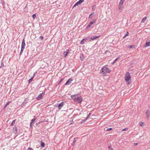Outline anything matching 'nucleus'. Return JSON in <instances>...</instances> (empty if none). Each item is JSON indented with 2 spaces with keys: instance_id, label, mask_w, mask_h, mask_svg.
<instances>
[{
  "instance_id": "45",
  "label": "nucleus",
  "mask_w": 150,
  "mask_h": 150,
  "mask_svg": "<svg viewBox=\"0 0 150 150\" xmlns=\"http://www.w3.org/2000/svg\"><path fill=\"white\" fill-rule=\"evenodd\" d=\"M107 52H108L107 50H106V51H105V53Z\"/></svg>"
},
{
  "instance_id": "31",
  "label": "nucleus",
  "mask_w": 150,
  "mask_h": 150,
  "mask_svg": "<svg viewBox=\"0 0 150 150\" xmlns=\"http://www.w3.org/2000/svg\"><path fill=\"white\" fill-rule=\"evenodd\" d=\"M63 78L59 82V83L60 84L63 81Z\"/></svg>"
},
{
  "instance_id": "29",
  "label": "nucleus",
  "mask_w": 150,
  "mask_h": 150,
  "mask_svg": "<svg viewBox=\"0 0 150 150\" xmlns=\"http://www.w3.org/2000/svg\"><path fill=\"white\" fill-rule=\"evenodd\" d=\"M24 50L21 49V52H20V54L21 55V54L22 53Z\"/></svg>"
},
{
  "instance_id": "14",
  "label": "nucleus",
  "mask_w": 150,
  "mask_h": 150,
  "mask_svg": "<svg viewBox=\"0 0 150 150\" xmlns=\"http://www.w3.org/2000/svg\"><path fill=\"white\" fill-rule=\"evenodd\" d=\"M36 118L35 117H34V118L32 120L30 124V127H31L32 125H33L34 124L33 123V122L35 121V120L36 119Z\"/></svg>"
},
{
  "instance_id": "34",
  "label": "nucleus",
  "mask_w": 150,
  "mask_h": 150,
  "mask_svg": "<svg viewBox=\"0 0 150 150\" xmlns=\"http://www.w3.org/2000/svg\"><path fill=\"white\" fill-rule=\"evenodd\" d=\"M39 39L41 40H42L43 38V37L42 36H41L40 37H39Z\"/></svg>"
},
{
  "instance_id": "2",
  "label": "nucleus",
  "mask_w": 150,
  "mask_h": 150,
  "mask_svg": "<svg viewBox=\"0 0 150 150\" xmlns=\"http://www.w3.org/2000/svg\"><path fill=\"white\" fill-rule=\"evenodd\" d=\"M110 71V70L108 68V65L104 66L100 70V72L103 74V76H105L107 73H109Z\"/></svg>"
},
{
  "instance_id": "43",
  "label": "nucleus",
  "mask_w": 150,
  "mask_h": 150,
  "mask_svg": "<svg viewBox=\"0 0 150 150\" xmlns=\"http://www.w3.org/2000/svg\"><path fill=\"white\" fill-rule=\"evenodd\" d=\"M80 58H81V60H82V57H80Z\"/></svg>"
},
{
  "instance_id": "7",
  "label": "nucleus",
  "mask_w": 150,
  "mask_h": 150,
  "mask_svg": "<svg viewBox=\"0 0 150 150\" xmlns=\"http://www.w3.org/2000/svg\"><path fill=\"white\" fill-rule=\"evenodd\" d=\"M25 40L24 39H23L22 42L21 49L24 50L25 48Z\"/></svg>"
},
{
  "instance_id": "19",
  "label": "nucleus",
  "mask_w": 150,
  "mask_h": 150,
  "mask_svg": "<svg viewBox=\"0 0 150 150\" xmlns=\"http://www.w3.org/2000/svg\"><path fill=\"white\" fill-rule=\"evenodd\" d=\"M119 10L121 12L122 10V6H118Z\"/></svg>"
},
{
  "instance_id": "3",
  "label": "nucleus",
  "mask_w": 150,
  "mask_h": 150,
  "mask_svg": "<svg viewBox=\"0 0 150 150\" xmlns=\"http://www.w3.org/2000/svg\"><path fill=\"white\" fill-rule=\"evenodd\" d=\"M125 80L127 84H129L131 82L130 73L127 72L125 76Z\"/></svg>"
},
{
  "instance_id": "24",
  "label": "nucleus",
  "mask_w": 150,
  "mask_h": 150,
  "mask_svg": "<svg viewBox=\"0 0 150 150\" xmlns=\"http://www.w3.org/2000/svg\"><path fill=\"white\" fill-rule=\"evenodd\" d=\"M134 47V45H129L127 47L128 48H133Z\"/></svg>"
},
{
  "instance_id": "6",
  "label": "nucleus",
  "mask_w": 150,
  "mask_h": 150,
  "mask_svg": "<svg viewBox=\"0 0 150 150\" xmlns=\"http://www.w3.org/2000/svg\"><path fill=\"white\" fill-rule=\"evenodd\" d=\"M95 20H93L92 21H91L88 25V26L86 27V29H89L90 27L95 22Z\"/></svg>"
},
{
  "instance_id": "22",
  "label": "nucleus",
  "mask_w": 150,
  "mask_h": 150,
  "mask_svg": "<svg viewBox=\"0 0 150 150\" xmlns=\"http://www.w3.org/2000/svg\"><path fill=\"white\" fill-rule=\"evenodd\" d=\"M144 125V123H143V122H140V123H139V125H140L141 127H143V125Z\"/></svg>"
},
{
  "instance_id": "46",
  "label": "nucleus",
  "mask_w": 150,
  "mask_h": 150,
  "mask_svg": "<svg viewBox=\"0 0 150 150\" xmlns=\"http://www.w3.org/2000/svg\"><path fill=\"white\" fill-rule=\"evenodd\" d=\"M6 107H5L4 106V109H5V108H6Z\"/></svg>"
},
{
  "instance_id": "16",
  "label": "nucleus",
  "mask_w": 150,
  "mask_h": 150,
  "mask_svg": "<svg viewBox=\"0 0 150 150\" xmlns=\"http://www.w3.org/2000/svg\"><path fill=\"white\" fill-rule=\"evenodd\" d=\"M146 19V17H144V18H142V20L141 21V22L142 23H144Z\"/></svg>"
},
{
  "instance_id": "17",
  "label": "nucleus",
  "mask_w": 150,
  "mask_h": 150,
  "mask_svg": "<svg viewBox=\"0 0 150 150\" xmlns=\"http://www.w3.org/2000/svg\"><path fill=\"white\" fill-rule=\"evenodd\" d=\"M149 46H150V42H146L145 47H146Z\"/></svg>"
},
{
  "instance_id": "36",
  "label": "nucleus",
  "mask_w": 150,
  "mask_h": 150,
  "mask_svg": "<svg viewBox=\"0 0 150 150\" xmlns=\"http://www.w3.org/2000/svg\"><path fill=\"white\" fill-rule=\"evenodd\" d=\"M32 79H30L28 81V82H29V83H30V82H31V81H32Z\"/></svg>"
},
{
  "instance_id": "44",
  "label": "nucleus",
  "mask_w": 150,
  "mask_h": 150,
  "mask_svg": "<svg viewBox=\"0 0 150 150\" xmlns=\"http://www.w3.org/2000/svg\"><path fill=\"white\" fill-rule=\"evenodd\" d=\"M34 77H33H33L31 78H30L31 79H32H32H33V78Z\"/></svg>"
},
{
  "instance_id": "39",
  "label": "nucleus",
  "mask_w": 150,
  "mask_h": 150,
  "mask_svg": "<svg viewBox=\"0 0 150 150\" xmlns=\"http://www.w3.org/2000/svg\"><path fill=\"white\" fill-rule=\"evenodd\" d=\"M37 73V72H35L34 73V74H33V77H34V76H35V74H36V73Z\"/></svg>"
},
{
  "instance_id": "25",
  "label": "nucleus",
  "mask_w": 150,
  "mask_h": 150,
  "mask_svg": "<svg viewBox=\"0 0 150 150\" xmlns=\"http://www.w3.org/2000/svg\"><path fill=\"white\" fill-rule=\"evenodd\" d=\"M41 145L43 147H44L45 146V143L42 142H41Z\"/></svg>"
},
{
  "instance_id": "30",
  "label": "nucleus",
  "mask_w": 150,
  "mask_h": 150,
  "mask_svg": "<svg viewBox=\"0 0 150 150\" xmlns=\"http://www.w3.org/2000/svg\"><path fill=\"white\" fill-rule=\"evenodd\" d=\"M112 128H108V129L106 130H107V131H108L111 130H112Z\"/></svg>"
},
{
  "instance_id": "10",
  "label": "nucleus",
  "mask_w": 150,
  "mask_h": 150,
  "mask_svg": "<svg viewBox=\"0 0 150 150\" xmlns=\"http://www.w3.org/2000/svg\"><path fill=\"white\" fill-rule=\"evenodd\" d=\"M146 116L147 119H148L149 117L150 116V111L149 110H147L146 111Z\"/></svg>"
},
{
  "instance_id": "1",
  "label": "nucleus",
  "mask_w": 150,
  "mask_h": 150,
  "mask_svg": "<svg viewBox=\"0 0 150 150\" xmlns=\"http://www.w3.org/2000/svg\"><path fill=\"white\" fill-rule=\"evenodd\" d=\"M71 98L75 101L78 103H81L82 101V98L79 94H76L71 96Z\"/></svg>"
},
{
  "instance_id": "9",
  "label": "nucleus",
  "mask_w": 150,
  "mask_h": 150,
  "mask_svg": "<svg viewBox=\"0 0 150 150\" xmlns=\"http://www.w3.org/2000/svg\"><path fill=\"white\" fill-rule=\"evenodd\" d=\"M72 81V79L71 78H69L68 79V80L67 81L65 85H69L70 83H71Z\"/></svg>"
},
{
  "instance_id": "41",
  "label": "nucleus",
  "mask_w": 150,
  "mask_h": 150,
  "mask_svg": "<svg viewBox=\"0 0 150 150\" xmlns=\"http://www.w3.org/2000/svg\"><path fill=\"white\" fill-rule=\"evenodd\" d=\"M115 62H116L114 60V61L112 63V64H114V63H115Z\"/></svg>"
},
{
  "instance_id": "21",
  "label": "nucleus",
  "mask_w": 150,
  "mask_h": 150,
  "mask_svg": "<svg viewBox=\"0 0 150 150\" xmlns=\"http://www.w3.org/2000/svg\"><path fill=\"white\" fill-rule=\"evenodd\" d=\"M15 120H13L12 121L11 123V126H13L15 124Z\"/></svg>"
},
{
  "instance_id": "26",
  "label": "nucleus",
  "mask_w": 150,
  "mask_h": 150,
  "mask_svg": "<svg viewBox=\"0 0 150 150\" xmlns=\"http://www.w3.org/2000/svg\"><path fill=\"white\" fill-rule=\"evenodd\" d=\"M76 139L74 138V140H73V145H74L75 143L76 142Z\"/></svg>"
},
{
  "instance_id": "13",
  "label": "nucleus",
  "mask_w": 150,
  "mask_h": 150,
  "mask_svg": "<svg viewBox=\"0 0 150 150\" xmlns=\"http://www.w3.org/2000/svg\"><path fill=\"white\" fill-rule=\"evenodd\" d=\"M13 132L15 134H16L17 132V129L16 127H15L13 129Z\"/></svg>"
},
{
  "instance_id": "11",
  "label": "nucleus",
  "mask_w": 150,
  "mask_h": 150,
  "mask_svg": "<svg viewBox=\"0 0 150 150\" xmlns=\"http://www.w3.org/2000/svg\"><path fill=\"white\" fill-rule=\"evenodd\" d=\"M100 37V36H91L90 37V39L92 40H94L95 39H96V38L99 37Z\"/></svg>"
},
{
  "instance_id": "18",
  "label": "nucleus",
  "mask_w": 150,
  "mask_h": 150,
  "mask_svg": "<svg viewBox=\"0 0 150 150\" xmlns=\"http://www.w3.org/2000/svg\"><path fill=\"white\" fill-rule=\"evenodd\" d=\"M86 39H83L80 42V43L81 44H84V41L86 40Z\"/></svg>"
},
{
  "instance_id": "27",
  "label": "nucleus",
  "mask_w": 150,
  "mask_h": 150,
  "mask_svg": "<svg viewBox=\"0 0 150 150\" xmlns=\"http://www.w3.org/2000/svg\"><path fill=\"white\" fill-rule=\"evenodd\" d=\"M91 115V113H90L88 116H87V117H86V120Z\"/></svg>"
},
{
  "instance_id": "28",
  "label": "nucleus",
  "mask_w": 150,
  "mask_h": 150,
  "mask_svg": "<svg viewBox=\"0 0 150 150\" xmlns=\"http://www.w3.org/2000/svg\"><path fill=\"white\" fill-rule=\"evenodd\" d=\"M127 129H128V128H125V129H122V131H126L127 130Z\"/></svg>"
},
{
  "instance_id": "5",
  "label": "nucleus",
  "mask_w": 150,
  "mask_h": 150,
  "mask_svg": "<svg viewBox=\"0 0 150 150\" xmlns=\"http://www.w3.org/2000/svg\"><path fill=\"white\" fill-rule=\"evenodd\" d=\"M64 104V103L63 102H62L61 103L59 104L57 107L58 108V109L60 110L63 106Z\"/></svg>"
},
{
  "instance_id": "8",
  "label": "nucleus",
  "mask_w": 150,
  "mask_h": 150,
  "mask_svg": "<svg viewBox=\"0 0 150 150\" xmlns=\"http://www.w3.org/2000/svg\"><path fill=\"white\" fill-rule=\"evenodd\" d=\"M84 0H79L73 6V7L76 6L78 4H80L81 3L84 1Z\"/></svg>"
},
{
  "instance_id": "40",
  "label": "nucleus",
  "mask_w": 150,
  "mask_h": 150,
  "mask_svg": "<svg viewBox=\"0 0 150 150\" xmlns=\"http://www.w3.org/2000/svg\"><path fill=\"white\" fill-rule=\"evenodd\" d=\"M111 149L112 150H113L112 149V148L111 147H110V146L109 147V149Z\"/></svg>"
},
{
  "instance_id": "23",
  "label": "nucleus",
  "mask_w": 150,
  "mask_h": 150,
  "mask_svg": "<svg viewBox=\"0 0 150 150\" xmlns=\"http://www.w3.org/2000/svg\"><path fill=\"white\" fill-rule=\"evenodd\" d=\"M32 18L33 19H35V18L36 17V14H34L33 15Z\"/></svg>"
},
{
  "instance_id": "37",
  "label": "nucleus",
  "mask_w": 150,
  "mask_h": 150,
  "mask_svg": "<svg viewBox=\"0 0 150 150\" xmlns=\"http://www.w3.org/2000/svg\"><path fill=\"white\" fill-rule=\"evenodd\" d=\"M4 66V63L2 62L1 63V67H2V68H3Z\"/></svg>"
},
{
  "instance_id": "32",
  "label": "nucleus",
  "mask_w": 150,
  "mask_h": 150,
  "mask_svg": "<svg viewBox=\"0 0 150 150\" xmlns=\"http://www.w3.org/2000/svg\"><path fill=\"white\" fill-rule=\"evenodd\" d=\"M27 150H33V149L29 147L28 149Z\"/></svg>"
},
{
  "instance_id": "4",
  "label": "nucleus",
  "mask_w": 150,
  "mask_h": 150,
  "mask_svg": "<svg viewBox=\"0 0 150 150\" xmlns=\"http://www.w3.org/2000/svg\"><path fill=\"white\" fill-rule=\"evenodd\" d=\"M45 92H43L42 93L40 94L37 97L36 99L38 100H40L42 98L45 94Z\"/></svg>"
},
{
  "instance_id": "42",
  "label": "nucleus",
  "mask_w": 150,
  "mask_h": 150,
  "mask_svg": "<svg viewBox=\"0 0 150 150\" xmlns=\"http://www.w3.org/2000/svg\"><path fill=\"white\" fill-rule=\"evenodd\" d=\"M134 144L135 145H137L138 144L137 143H134Z\"/></svg>"
},
{
  "instance_id": "12",
  "label": "nucleus",
  "mask_w": 150,
  "mask_h": 150,
  "mask_svg": "<svg viewBox=\"0 0 150 150\" xmlns=\"http://www.w3.org/2000/svg\"><path fill=\"white\" fill-rule=\"evenodd\" d=\"M125 0H121L119 3L118 6H122Z\"/></svg>"
},
{
  "instance_id": "15",
  "label": "nucleus",
  "mask_w": 150,
  "mask_h": 150,
  "mask_svg": "<svg viewBox=\"0 0 150 150\" xmlns=\"http://www.w3.org/2000/svg\"><path fill=\"white\" fill-rule=\"evenodd\" d=\"M69 50H67L64 52V57H66L69 52Z\"/></svg>"
},
{
  "instance_id": "33",
  "label": "nucleus",
  "mask_w": 150,
  "mask_h": 150,
  "mask_svg": "<svg viewBox=\"0 0 150 150\" xmlns=\"http://www.w3.org/2000/svg\"><path fill=\"white\" fill-rule=\"evenodd\" d=\"M9 103V102H8L4 106L5 107H7V106L8 105Z\"/></svg>"
},
{
  "instance_id": "35",
  "label": "nucleus",
  "mask_w": 150,
  "mask_h": 150,
  "mask_svg": "<svg viewBox=\"0 0 150 150\" xmlns=\"http://www.w3.org/2000/svg\"><path fill=\"white\" fill-rule=\"evenodd\" d=\"M127 33L126 34V35H125L124 37H123V38H125V37H126V36H127V35H128V32H127Z\"/></svg>"
},
{
  "instance_id": "38",
  "label": "nucleus",
  "mask_w": 150,
  "mask_h": 150,
  "mask_svg": "<svg viewBox=\"0 0 150 150\" xmlns=\"http://www.w3.org/2000/svg\"><path fill=\"white\" fill-rule=\"evenodd\" d=\"M119 58V57H117V58H116L115 60V61L116 62L117 60H118V59Z\"/></svg>"
},
{
  "instance_id": "20",
  "label": "nucleus",
  "mask_w": 150,
  "mask_h": 150,
  "mask_svg": "<svg viewBox=\"0 0 150 150\" xmlns=\"http://www.w3.org/2000/svg\"><path fill=\"white\" fill-rule=\"evenodd\" d=\"M93 13H92L91 14L89 15V17H88V18L89 19H91L93 18L92 16L93 15Z\"/></svg>"
}]
</instances>
